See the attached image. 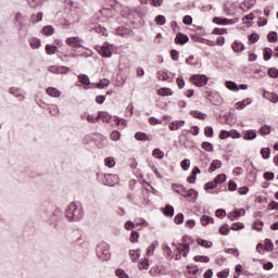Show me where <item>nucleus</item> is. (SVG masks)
I'll return each mask as SVG.
<instances>
[{"label": "nucleus", "mask_w": 278, "mask_h": 278, "mask_svg": "<svg viewBox=\"0 0 278 278\" xmlns=\"http://www.w3.org/2000/svg\"><path fill=\"white\" fill-rule=\"evenodd\" d=\"M216 186H218L216 180H212L205 185L204 190H214V188H216Z\"/></svg>", "instance_id": "13d9d810"}, {"label": "nucleus", "mask_w": 278, "mask_h": 278, "mask_svg": "<svg viewBox=\"0 0 278 278\" xmlns=\"http://www.w3.org/2000/svg\"><path fill=\"white\" fill-rule=\"evenodd\" d=\"M174 223H176V225H181V223H184V214H177L174 218Z\"/></svg>", "instance_id": "0e129e2a"}, {"label": "nucleus", "mask_w": 278, "mask_h": 278, "mask_svg": "<svg viewBox=\"0 0 278 278\" xmlns=\"http://www.w3.org/2000/svg\"><path fill=\"white\" fill-rule=\"evenodd\" d=\"M115 34H116L117 36L125 37V36H127V34H129V29L124 28V27H119V28H117V29L115 30Z\"/></svg>", "instance_id": "a19ab883"}, {"label": "nucleus", "mask_w": 278, "mask_h": 278, "mask_svg": "<svg viewBox=\"0 0 278 278\" xmlns=\"http://www.w3.org/2000/svg\"><path fill=\"white\" fill-rule=\"evenodd\" d=\"M116 179H118V176L112 175V174H105L104 186H114V184H116Z\"/></svg>", "instance_id": "9b49d317"}, {"label": "nucleus", "mask_w": 278, "mask_h": 278, "mask_svg": "<svg viewBox=\"0 0 278 278\" xmlns=\"http://www.w3.org/2000/svg\"><path fill=\"white\" fill-rule=\"evenodd\" d=\"M178 248L179 253H182V257H188V253H190V244L184 243Z\"/></svg>", "instance_id": "6ab92c4d"}, {"label": "nucleus", "mask_w": 278, "mask_h": 278, "mask_svg": "<svg viewBox=\"0 0 278 278\" xmlns=\"http://www.w3.org/2000/svg\"><path fill=\"white\" fill-rule=\"evenodd\" d=\"M110 138L114 142H117V140H121V132L118 130H113L110 135Z\"/></svg>", "instance_id": "de8ad7c7"}, {"label": "nucleus", "mask_w": 278, "mask_h": 278, "mask_svg": "<svg viewBox=\"0 0 278 278\" xmlns=\"http://www.w3.org/2000/svg\"><path fill=\"white\" fill-rule=\"evenodd\" d=\"M190 114L193 116V118H198L199 121H205L207 118V114L200 111H191Z\"/></svg>", "instance_id": "a211bd4d"}, {"label": "nucleus", "mask_w": 278, "mask_h": 278, "mask_svg": "<svg viewBox=\"0 0 278 278\" xmlns=\"http://www.w3.org/2000/svg\"><path fill=\"white\" fill-rule=\"evenodd\" d=\"M78 79L83 86H90V77L88 75L80 74L78 75Z\"/></svg>", "instance_id": "b1692460"}, {"label": "nucleus", "mask_w": 278, "mask_h": 278, "mask_svg": "<svg viewBox=\"0 0 278 278\" xmlns=\"http://www.w3.org/2000/svg\"><path fill=\"white\" fill-rule=\"evenodd\" d=\"M251 103H253V100H251V98H247L245 100L236 103V110H244L247 105H251Z\"/></svg>", "instance_id": "2eb2a0df"}, {"label": "nucleus", "mask_w": 278, "mask_h": 278, "mask_svg": "<svg viewBox=\"0 0 278 278\" xmlns=\"http://www.w3.org/2000/svg\"><path fill=\"white\" fill-rule=\"evenodd\" d=\"M231 228H229V225L224 224L223 226H220L219 228V233L220 236H229V231Z\"/></svg>", "instance_id": "72a5a7b5"}, {"label": "nucleus", "mask_w": 278, "mask_h": 278, "mask_svg": "<svg viewBox=\"0 0 278 278\" xmlns=\"http://www.w3.org/2000/svg\"><path fill=\"white\" fill-rule=\"evenodd\" d=\"M96 50L102 58H112V49L109 43H104L103 46H97Z\"/></svg>", "instance_id": "20e7f679"}, {"label": "nucleus", "mask_w": 278, "mask_h": 278, "mask_svg": "<svg viewBox=\"0 0 278 278\" xmlns=\"http://www.w3.org/2000/svg\"><path fill=\"white\" fill-rule=\"evenodd\" d=\"M201 148L204 151H207V153H212V151H214V146L211 142H207V141L202 142Z\"/></svg>", "instance_id": "c85d7f7f"}, {"label": "nucleus", "mask_w": 278, "mask_h": 278, "mask_svg": "<svg viewBox=\"0 0 278 278\" xmlns=\"http://www.w3.org/2000/svg\"><path fill=\"white\" fill-rule=\"evenodd\" d=\"M243 49H244V43L240 41H235L232 43V51H235V53H242Z\"/></svg>", "instance_id": "aec40b11"}, {"label": "nucleus", "mask_w": 278, "mask_h": 278, "mask_svg": "<svg viewBox=\"0 0 278 278\" xmlns=\"http://www.w3.org/2000/svg\"><path fill=\"white\" fill-rule=\"evenodd\" d=\"M218 278H227L229 277V269H224L223 271L217 273Z\"/></svg>", "instance_id": "774afa93"}, {"label": "nucleus", "mask_w": 278, "mask_h": 278, "mask_svg": "<svg viewBox=\"0 0 278 278\" xmlns=\"http://www.w3.org/2000/svg\"><path fill=\"white\" fill-rule=\"evenodd\" d=\"M81 42H84V40H81L79 37H70L66 39L68 47H73L74 49L81 48Z\"/></svg>", "instance_id": "423d86ee"}, {"label": "nucleus", "mask_w": 278, "mask_h": 278, "mask_svg": "<svg viewBox=\"0 0 278 278\" xmlns=\"http://www.w3.org/2000/svg\"><path fill=\"white\" fill-rule=\"evenodd\" d=\"M226 88H228V90H239L238 88V84H236L235 81H226Z\"/></svg>", "instance_id": "3c124183"}, {"label": "nucleus", "mask_w": 278, "mask_h": 278, "mask_svg": "<svg viewBox=\"0 0 278 278\" xmlns=\"http://www.w3.org/2000/svg\"><path fill=\"white\" fill-rule=\"evenodd\" d=\"M188 40H190L188 35H186L184 33H178L175 38V43L176 45H186L188 42Z\"/></svg>", "instance_id": "9d476101"}, {"label": "nucleus", "mask_w": 278, "mask_h": 278, "mask_svg": "<svg viewBox=\"0 0 278 278\" xmlns=\"http://www.w3.org/2000/svg\"><path fill=\"white\" fill-rule=\"evenodd\" d=\"M115 123L118 127H126L127 126V122H125V119L121 118V117H115Z\"/></svg>", "instance_id": "bf43d9fd"}, {"label": "nucleus", "mask_w": 278, "mask_h": 278, "mask_svg": "<svg viewBox=\"0 0 278 278\" xmlns=\"http://www.w3.org/2000/svg\"><path fill=\"white\" fill-rule=\"evenodd\" d=\"M30 47L31 49H40L42 47V42L38 38H33L30 40Z\"/></svg>", "instance_id": "cd10ccee"}, {"label": "nucleus", "mask_w": 278, "mask_h": 278, "mask_svg": "<svg viewBox=\"0 0 278 278\" xmlns=\"http://www.w3.org/2000/svg\"><path fill=\"white\" fill-rule=\"evenodd\" d=\"M191 84H194V86H198V88H203V86H207V81H210V78L205 75H193L190 77Z\"/></svg>", "instance_id": "7ed1b4c3"}, {"label": "nucleus", "mask_w": 278, "mask_h": 278, "mask_svg": "<svg viewBox=\"0 0 278 278\" xmlns=\"http://www.w3.org/2000/svg\"><path fill=\"white\" fill-rule=\"evenodd\" d=\"M213 23L215 25H228V18L214 17Z\"/></svg>", "instance_id": "09e8293b"}, {"label": "nucleus", "mask_w": 278, "mask_h": 278, "mask_svg": "<svg viewBox=\"0 0 278 278\" xmlns=\"http://www.w3.org/2000/svg\"><path fill=\"white\" fill-rule=\"evenodd\" d=\"M267 75H269V77H271V79H277L278 77V70L275 67H270L267 72Z\"/></svg>", "instance_id": "c03bdc74"}, {"label": "nucleus", "mask_w": 278, "mask_h": 278, "mask_svg": "<svg viewBox=\"0 0 278 278\" xmlns=\"http://www.w3.org/2000/svg\"><path fill=\"white\" fill-rule=\"evenodd\" d=\"M49 73H53L56 75H66V73H68L71 71V68L66 67V66H49L48 67Z\"/></svg>", "instance_id": "39448f33"}, {"label": "nucleus", "mask_w": 278, "mask_h": 278, "mask_svg": "<svg viewBox=\"0 0 278 278\" xmlns=\"http://www.w3.org/2000/svg\"><path fill=\"white\" fill-rule=\"evenodd\" d=\"M261 155L263 160H268L270 157V149L269 148H262Z\"/></svg>", "instance_id": "c9c22d12"}, {"label": "nucleus", "mask_w": 278, "mask_h": 278, "mask_svg": "<svg viewBox=\"0 0 278 278\" xmlns=\"http://www.w3.org/2000/svg\"><path fill=\"white\" fill-rule=\"evenodd\" d=\"M225 253H228L229 255H233L235 257H238L240 255V251L238 249H226Z\"/></svg>", "instance_id": "603ef678"}, {"label": "nucleus", "mask_w": 278, "mask_h": 278, "mask_svg": "<svg viewBox=\"0 0 278 278\" xmlns=\"http://www.w3.org/2000/svg\"><path fill=\"white\" fill-rule=\"evenodd\" d=\"M197 197H199V193L194 189L187 190V199H192L195 201Z\"/></svg>", "instance_id": "58836bf2"}, {"label": "nucleus", "mask_w": 278, "mask_h": 278, "mask_svg": "<svg viewBox=\"0 0 278 278\" xmlns=\"http://www.w3.org/2000/svg\"><path fill=\"white\" fill-rule=\"evenodd\" d=\"M129 257H130L131 262H136V260H138V257H140V250H130Z\"/></svg>", "instance_id": "c756f323"}, {"label": "nucleus", "mask_w": 278, "mask_h": 278, "mask_svg": "<svg viewBox=\"0 0 278 278\" xmlns=\"http://www.w3.org/2000/svg\"><path fill=\"white\" fill-rule=\"evenodd\" d=\"M156 25H166V17L164 15H159L155 17Z\"/></svg>", "instance_id": "4d7b16f0"}, {"label": "nucleus", "mask_w": 278, "mask_h": 278, "mask_svg": "<svg viewBox=\"0 0 278 278\" xmlns=\"http://www.w3.org/2000/svg\"><path fill=\"white\" fill-rule=\"evenodd\" d=\"M184 125H186V121H174L169 124V129L170 131H178Z\"/></svg>", "instance_id": "f8f14e48"}, {"label": "nucleus", "mask_w": 278, "mask_h": 278, "mask_svg": "<svg viewBox=\"0 0 278 278\" xmlns=\"http://www.w3.org/2000/svg\"><path fill=\"white\" fill-rule=\"evenodd\" d=\"M98 121H102L103 123H110L112 121V115L105 111H100L98 113Z\"/></svg>", "instance_id": "4468645a"}, {"label": "nucleus", "mask_w": 278, "mask_h": 278, "mask_svg": "<svg viewBox=\"0 0 278 278\" xmlns=\"http://www.w3.org/2000/svg\"><path fill=\"white\" fill-rule=\"evenodd\" d=\"M265 251L268 253H271V251H275V243H273V240L265 239Z\"/></svg>", "instance_id": "393cba45"}, {"label": "nucleus", "mask_w": 278, "mask_h": 278, "mask_svg": "<svg viewBox=\"0 0 278 278\" xmlns=\"http://www.w3.org/2000/svg\"><path fill=\"white\" fill-rule=\"evenodd\" d=\"M46 92L49 97H54V98L61 97V94H62V92L55 87H49L46 90Z\"/></svg>", "instance_id": "dca6fc26"}, {"label": "nucleus", "mask_w": 278, "mask_h": 278, "mask_svg": "<svg viewBox=\"0 0 278 278\" xmlns=\"http://www.w3.org/2000/svg\"><path fill=\"white\" fill-rule=\"evenodd\" d=\"M204 136H206V138H213L214 137V128H212V126L205 127Z\"/></svg>", "instance_id": "37998d69"}, {"label": "nucleus", "mask_w": 278, "mask_h": 278, "mask_svg": "<svg viewBox=\"0 0 278 278\" xmlns=\"http://www.w3.org/2000/svg\"><path fill=\"white\" fill-rule=\"evenodd\" d=\"M89 31H94L96 34H100L101 36H108V29L105 27L94 24L93 26H90Z\"/></svg>", "instance_id": "6e6552de"}, {"label": "nucleus", "mask_w": 278, "mask_h": 278, "mask_svg": "<svg viewBox=\"0 0 278 278\" xmlns=\"http://www.w3.org/2000/svg\"><path fill=\"white\" fill-rule=\"evenodd\" d=\"M104 162L105 166H108L109 168H114V166H116V161H114V157H106Z\"/></svg>", "instance_id": "79ce46f5"}, {"label": "nucleus", "mask_w": 278, "mask_h": 278, "mask_svg": "<svg viewBox=\"0 0 278 278\" xmlns=\"http://www.w3.org/2000/svg\"><path fill=\"white\" fill-rule=\"evenodd\" d=\"M270 129L271 128L268 125L263 126L262 128H260L261 136H269Z\"/></svg>", "instance_id": "a18cd8bd"}, {"label": "nucleus", "mask_w": 278, "mask_h": 278, "mask_svg": "<svg viewBox=\"0 0 278 278\" xmlns=\"http://www.w3.org/2000/svg\"><path fill=\"white\" fill-rule=\"evenodd\" d=\"M42 34L45 36H53V34H55V28H53L51 25L45 26L42 28Z\"/></svg>", "instance_id": "5701e85b"}, {"label": "nucleus", "mask_w": 278, "mask_h": 278, "mask_svg": "<svg viewBox=\"0 0 278 278\" xmlns=\"http://www.w3.org/2000/svg\"><path fill=\"white\" fill-rule=\"evenodd\" d=\"M230 229L232 231H239V229H244V224L242 223H236L230 226Z\"/></svg>", "instance_id": "6e6d98bb"}, {"label": "nucleus", "mask_w": 278, "mask_h": 278, "mask_svg": "<svg viewBox=\"0 0 278 278\" xmlns=\"http://www.w3.org/2000/svg\"><path fill=\"white\" fill-rule=\"evenodd\" d=\"M270 58H273V49L265 48L264 49V60H265V62H268V60H270Z\"/></svg>", "instance_id": "4c0bfd02"}, {"label": "nucleus", "mask_w": 278, "mask_h": 278, "mask_svg": "<svg viewBox=\"0 0 278 278\" xmlns=\"http://www.w3.org/2000/svg\"><path fill=\"white\" fill-rule=\"evenodd\" d=\"M115 275L118 278H129V275H127L124 269H116Z\"/></svg>", "instance_id": "864d4df0"}, {"label": "nucleus", "mask_w": 278, "mask_h": 278, "mask_svg": "<svg viewBox=\"0 0 278 278\" xmlns=\"http://www.w3.org/2000/svg\"><path fill=\"white\" fill-rule=\"evenodd\" d=\"M10 94L15 97V99H17V101H24L25 100V93H23V90H21V88L11 87L10 88Z\"/></svg>", "instance_id": "0eeeda50"}, {"label": "nucleus", "mask_w": 278, "mask_h": 278, "mask_svg": "<svg viewBox=\"0 0 278 278\" xmlns=\"http://www.w3.org/2000/svg\"><path fill=\"white\" fill-rule=\"evenodd\" d=\"M163 251L166 254V257H169V260H173V250H170V247L165 245L163 248Z\"/></svg>", "instance_id": "680f3d73"}, {"label": "nucleus", "mask_w": 278, "mask_h": 278, "mask_svg": "<svg viewBox=\"0 0 278 278\" xmlns=\"http://www.w3.org/2000/svg\"><path fill=\"white\" fill-rule=\"evenodd\" d=\"M243 140H255L257 138V131L255 130H244L242 132Z\"/></svg>", "instance_id": "ddd939ff"}, {"label": "nucleus", "mask_w": 278, "mask_h": 278, "mask_svg": "<svg viewBox=\"0 0 278 278\" xmlns=\"http://www.w3.org/2000/svg\"><path fill=\"white\" fill-rule=\"evenodd\" d=\"M264 97H265V99H269L271 101V103H277V101H278L277 93L265 92Z\"/></svg>", "instance_id": "7c9ffc66"}, {"label": "nucleus", "mask_w": 278, "mask_h": 278, "mask_svg": "<svg viewBox=\"0 0 278 278\" xmlns=\"http://www.w3.org/2000/svg\"><path fill=\"white\" fill-rule=\"evenodd\" d=\"M65 217L70 222L77 223L78 220H81V218H84V210L79 208V206H77V203L72 202L65 211Z\"/></svg>", "instance_id": "f257e3e1"}, {"label": "nucleus", "mask_w": 278, "mask_h": 278, "mask_svg": "<svg viewBox=\"0 0 278 278\" xmlns=\"http://www.w3.org/2000/svg\"><path fill=\"white\" fill-rule=\"evenodd\" d=\"M197 243L200 245V247H204V249H212L213 244L211 241H207V240H204V239H201V238H198L197 239Z\"/></svg>", "instance_id": "412c9836"}, {"label": "nucleus", "mask_w": 278, "mask_h": 278, "mask_svg": "<svg viewBox=\"0 0 278 278\" xmlns=\"http://www.w3.org/2000/svg\"><path fill=\"white\" fill-rule=\"evenodd\" d=\"M249 40L250 42H252V45H255V42L260 40V35H257L256 33H253L249 36Z\"/></svg>", "instance_id": "e2e57ef3"}, {"label": "nucleus", "mask_w": 278, "mask_h": 278, "mask_svg": "<svg viewBox=\"0 0 278 278\" xmlns=\"http://www.w3.org/2000/svg\"><path fill=\"white\" fill-rule=\"evenodd\" d=\"M263 227H264V222L262 220H255L253 223V229H255L256 231H262Z\"/></svg>", "instance_id": "8fccbe9b"}, {"label": "nucleus", "mask_w": 278, "mask_h": 278, "mask_svg": "<svg viewBox=\"0 0 278 278\" xmlns=\"http://www.w3.org/2000/svg\"><path fill=\"white\" fill-rule=\"evenodd\" d=\"M138 268L139 270H149V260L148 258L141 260L138 264Z\"/></svg>", "instance_id": "bb28decb"}, {"label": "nucleus", "mask_w": 278, "mask_h": 278, "mask_svg": "<svg viewBox=\"0 0 278 278\" xmlns=\"http://www.w3.org/2000/svg\"><path fill=\"white\" fill-rule=\"evenodd\" d=\"M267 38L270 42H276L277 41V33L276 31H270L268 35H267Z\"/></svg>", "instance_id": "69168bd1"}, {"label": "nucleus", "mask_w": 278, "mask_h": 278, "mask_svg": "<svg viewBox=\"0 0 278 278\" xmlns=\"http://www.w3.org/2000/svg\"><path fill=\"white\" fill-rule=\"evenodd\" d=\"M15 21L20 25V29H23V23L25 22V17L21 13L15 14Z\"/></svg>", "instance_id": "e433bc0d"}, {"label": "nucleus", "mask_w": 278, "mask_h": 278, "mask_svg": "<svg viewBox=\"0 0 278 278\" xmlns=\"http://www.w3.org/2000/svg\"><path fill=\"white\" fill-rule=\"evenodd\" d=\"M194 262H202L203 264H207V262H210V257L208 256H201V255H198V256H194L193 257Z\"/></svg>", "instance_id": "49530a36"}, {"label": "nucleus", "mask_w": 278, "mask_h": 278, "mask_svg": "<svg viewBox=\"0 0 278 278\" xmlns=\"http://www.w3.org/2000/svg\"><path fill=\"white\" fill-rule=\"evenodd\" d=\"M226 179H227V175L225 174H219L215 177L216 184H223L224 181H226Z\"/></svg>", "instance_id": "052dcab7"}, {"label": "nucleus", "mask_w": 278, "mask_h": 278, "mask_svg": "<svg viewBox=\"0 0 278 278\" xmlns=\"http://www.w3.org/2000/svg\"><path fill=\"white\" fill-rule=\"evenodd\" d=\"M245 214H247V211L244 208H239L229 213L228 218L229 220H236V218H240V216H244Z\"/></svg>", "instance_id": "1a4fd4ad"}, {"label": "nucleus", "mask_w": 278, "mask_h": 278, "mask_svg": "<svg viewBox=\"0 0 278 278\" xmlns=\"http://www.w3.org/2000/svg\"><path fill=\"white\" fill-rule=\"evenodd\" d=\"M55 51H58V47L51 45L46 46V52L48 55H53Z\"/></svg>", "instance_id": "ea45409f"}, {"label": "nucleus", "mask_w": 278, "mask_h": 278, "mask_svg": "<svg viewBox=\"0 0 278 278\" xmlns=\"http://www.w3.org/2000/svg\"><path fill=\"white\" fill-rule=\"evenodd\" d=\"M223 166V162L219 160H214L208 168V173H214L217 168H220Z\"/></svg>", "instance_id": "4be33fe9"}, {"label": "nucleus", "mask_w": 278, "mask_h": 278, "mask_svg": "<svg viewBox=\"0 0 278 278\" xmlns=\"http://www.w3.org/2000/svg\"><path fill=\"white\" fill-rule=\"evenodd\" d=\"M152 155H153V157H156L157 160H164V152H162V150H160L159 148H156L152 151Z\"/></svg>", "instance_id": "473e14b6"}, {"label": "nucleus", "mask_w": 278, "mask_h": 278, "mask_svg": "<svg viewBox=\"0 0 278 278\" xmlns=\"http://www.w3.org/2000/svg\"><path fill=\"white\" fill-rule=\"evenodd\" d=\"M108 86H110V80L109 79H102L96 85V88H99L100 90H103V88H108Z\"/></svg>", "instance_id": "2f4dec72"}, {"label": "nucleus", "mask_w": 278, "mask_h": 278, "mask_svg": "<svg viewBox=\"0 0 278 278\" xmlns=\"http://www.w3.org/2000/svg\"><path fill=\"white\" fill-rule=\"evenodd\" d=\"M200 223H201L202 227H207V225H210V223L212 225H214V217H211V216H207V215H203L200 218Z\"/></svg>", "instance_id": "f3484780"}, {"label": "nucleus", "mask_w": 278, "mask_h": 278, "mask_svg": "<svg viewBox=\"0 0 278 278\" xmlns=\"http://www.w3.org/2000/svg\"><path fill=\"white\" fill-rule=\"evenodd\" d=\"M164 215L170 217L175 216V207H173L170 204H167L164 208Z\"/></svg>", "instance_id": "a878e982"}, {"label": "nucleus", "mask_w": 278, "mask_h": 278, "mask_svg": "<svg viewBox=\"0 0 278 278\" xmlns=\"http://www.w3.org/2000/svg\"><path fill=\"white\" fill-rule=\"evenodd\" d=\"M135 138L136 140H141L142 142H147V140H149V136L144 132H136Z\"/></svg>", "instance_id": "f704fd0d"}, {"label": "nucleus", "mask_w": 278, "mask_h": 278, "mask_svg": "<svg viewBox=\"0 0 278 278\" xmlns=\"http://www.w3.org/2000/svg\"><path fill=\"white\" fill-rule=\"evenodd\" d=\"M96 253L99 257V260H102V262H108L110 260V244L102 242L97 245Z\"/></svg>", "instance_id": "f03ea898"}, {"label": "nucleus", "mask_w": 278, "mask_h": 278, "mask_svg": "<svg viewBox=\"0 0 278 278\" xmlns=\"http://www.w3.org/2000/svg\"><path fill=\"white\" fill-rule=\"evenodd\" d=\"M138 238H140V233H138V231H132L130 235V242H138Z\"/></svg>", "instance_id": "338daca9"}, {"label": "nucleus", "mask_w": 278, "mask_h": 278, "mask_svg": "<svg viewBox=\"0 0 278 278\" xmlns=\"http://www.w3.org/2000/svg\"><path fill=\"white\" fill-rule=\"evenodd\" d=\"M180 166H181L182 170H189L190 169V160L185 159L184 161H181Z\"/></svg>", "instance_id": "5fc2aeb1"}]
</instances>
